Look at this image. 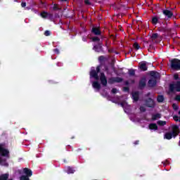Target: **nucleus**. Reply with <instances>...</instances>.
<instances>
[{
	"label": "nucleus",
	"mask_w": 180,
	"mask_h": 180,
	"mask_svg": "<svg viewBox=\"0 0 180 180\" xmlns=\"http://www.w3.org/2000/svg\"><path fill=\"white\" fill-rule=\"evenodd\" d=\"M83 40H84V41H86V40L84 38H83Z\"/></svg>",
	"instance_id": "nucleus-53"
},
{
	"label": "nucleus",
	"mask_w": 180,
	"mask_h": 180,
	"mask_svg": "<svg viewBox=\"0 0 180 180\" xmlns=\"http://www.w3.org/2000/svg\"><path fill=\"white\" fill-rule=\"evenodd\" d=\"M67 172H68V174H74L75 172V170H74V168H72L71 167H68Z\"/></svg>",
	"instance_id": "nucleus-26"
},
{
	"label": "nucleus",
	"mask_w": 180,
	"mask_h": 180,
	"mask_svg": "<svg viewBox=\"0 0 180 180\" xmlns=\"http://www.w3.org/2000/svg\"><path fill=\"white\" fill-rule=\"evenodd\" d=\"M23 172L24 174H25V176H28L29 178H30V176H32V175H33V172H32V169H29V168H24L23 169Z\"/></svg>",
	"instance_id": "nucleus-12"
},
{
	"label": "nucleus",
	"mask_w": 180,
	"mask_h": 180,
	"mask_svg": "<svg viewBox=\"0 0 180 180\" xmlns=\"http://www.w3.org/2000/svg\"><path fill=\"white\" fill-rule=\"evenodd\" d=\"M53 11H60V8L58 7V5L54 4L53 7Z\"/></svg>",
	"instance_id": "nucleus-34"
},
{
	"label": "nucleus",
	"mask_w": 180,
	"mask_h": 180,
	"mask_svg": "<svg viewBox=\"0 0 180 180\" xmlns=\"http://www.w3.org/2000/svg\"><path fill=\"white\" fill-rule=\"evenodd\" d=\"M100 81H101V84L103 85V86H108V79H106V76L105 75V73H103V72L101 73Z\"/></svg>",
	"instance_id": "nucleus-7"
},
{
	"label": "nucleus",
	"mask_w": 180,
	"mask_h": 180,
	"mask_svg": "<svg viewBox=\"0 0 180 180\" xmlns=\"http://www.w3.org/2000/svg\"><path fill=\"white\" fill-rule=\"evenodd\" d=\"M124 84L127 86H128V85H130V83L129 82V81H125L124 82Z\"/></svg>",
	"instance_id": "nucleus-47"
},
{
	"label": "nucleus",
	"mask_w": 180,
	"mask_h": 180,
	"mask_svg": "<svg viewBox=\"0 0 180 180\" xmlns=\"http://www.w3.org/2000/svg\"><path fill=\"white\" fill-rule=\"evenodd\" d=\"M139 110H140V112H146V107H144V106H141L139 108Z\"/></svg>",
	"instance_id": "nucleus-37"
},
{
	"label": "nucleus",
	"mask_w": 180,
	"mask_h": 180,
	"mask_svg": "<svg viewBox=\"0 0 180 180\" xmlns=\"http://www.w3.org/2000/svg\"><path fill=\"white\" fill-rule=\"evenodd\" d=\"M50 34H51L50 31L46 30V31L44 32V35H45V36H50Z\"/></svg>",
	"instance_id": "nucleus-43"
},
{
	"label": "nucleus",
	"mask_w": 180,
	"mask_h": 180,
	"mask_svg": "<svg viewBox=\"0 0 180 180\" xmlns=\"http://www.w3.org/2000/svg\"><path fill=\"white\" fill-rule=\"evenodd\" d=\"M49 15V13L44 11L41 13V18H43L44 19H47V16Z\"/></svg>",
	"instance_id": "nucleus-27"
},
{
	"label": "nucleus",
	"mask_w": 180,
	"mask_h": 180,
	"mask_svg": "<svg viewBox=\"0 0 180 180\" xmlns=\"http://www.w3.org/2000/svg\"><path fill=\"white\" fill-rule=\"evenodd\" d=\"M98 60L100 61V63H102V61H105V56H99Z\"/></svg>",
	"instance_id": "nucleus-36"
},
{
	"label": "nucleus",
	"mask_w": 180,
	"mask_h": 180,
	"mask_svg": "<svg viewBox=\"0 0 180 180\" xmlns=\"http://www.w3.org/2000/svg\"><path fill=\"white\" fill-rule=\"evenodd\" d=\"M91 33L95 34V36H101L102 34V32H101V30L98 27H93L91 29Z\"/></svg>",
	"instance_id": "nucleus-10"
},
{
	"label": "nucleus",
	"mask_w": 180,
	"mask_h": 180,
	"mask_svg": "<svg viewBox=\"0 0 180 180\" xmlns=\"http://www.w3.org/2000/svg\"><path fill=\"white\" fill-rule=\"evenodd\" d=\"M179 115H180V110H179Z\"/></svg>",
	"instance_id": "nucleus-55"
},
{
	"label": "nucleus",
	"mask_w": 180,
	"mask_h": 180,
	"mask_svg": "<svg viewBox=\"0 0 180 180\" xmlns=\"http://www.w3.org/2000/svg\"><path fill=\"white\" fill-rule=\"evenodd\" d=\"M146 77H142L140 80H139V89L141 90H143V88H146L147 83L146 82Z\"/></svg>",
	"instance_id": "nucleus-9"
},
{
	"label": "nucleus",
	"mask_w": 180,
	"mask_h": 180,
	"mask_svg": "<svg viewBox=\"0 0 180 180\" xmlns=\"http://www.w3.org/2000/svg\"><path fill=\"white\" fill-rule=\"evenodd\" d=\"M6 165H8V163H6Z\"/></svg>",
	"instance_id": "nucleus-57"
},
{
	"label": "nucleus",
	"mask_w": 180,
	"mask_h": 180,
	"mask_svg": "<svg viewBox=\"0 0 180 180\" xmlns=\"http://www.w3.org/2000/svg\"><path fill=\"white\" fill-rule=\"evenodd\" d=\"M85 5H91V1L89 0H84Z\"/></svg>",
	"instance_id": "nucleus-45"
},
{
	"label": "nucleus",
	"mask_w": 180,
	"mask_h": 180,
	"mask_svg": "<svg viewBox=\"0 0 180 180\" xmlns=\"http://www.w3.org/2000/svg\"><path fill=\"white\" fill-rule=\"evenodd\" d=\"M148 128L150 130H158V126L155 123L150 124Z\"/></svg>",
	"instance_id": "nucleus-19"
},
{
	"label": "nucleus",
	"mask_w": 180,
	"mask_h": 180,
	"mask_svg": "<svg viewBox=\"0 0 180 180\" xmlns=\"http://www.w3.org/2000/svg\"><path fill=\"white\" fill-rule=\"evenodd\" d=\"M122 106H123V103H121Z\"/></svg>",
	"instance_id": "nucleus-56"
},
{
	"label": "nucleus",
	"mask_w": 180,
	"mask_h": 180,
	"mask_svg": "<svg viewBox=\"0 0 180 180\" xmlns=\"http://www.w3.org/2000/svg\"><path fill=\"white\" fill-rule=\"evenodd\" d=\"M145 105L147 108H154L155 106V103L153 98H148L145 100Z\"/></svg>",
	"instance_id": "nucleus-6"
},
{
	"label": "nucleus",
	"mask_w": 180,
	"mask_h": 180,
	"mask_svg": "<svg viewBox=\"0 0 180 180\" xmlns=\"http://www.w3.org/2000/svg\"><path fill=\"white\" fill-rule=\"evenodd\" d=\"M163 15L167 18V19H172V18H175L174 16V13L171 10L165 9L162 10Z\"/></svg>",
	"instance_id": "nucleus-5"
},
{
	"label": "nucleus",
	"mask_w": 180,
	"mask_h": 180,
	"mask_svg": "<svg viewBox=\"0 0 180 180\" xmlns=\"http://www.w3.org/2000/svg\"><path fill=\"white\" fill-rule=\"evenodd\" d=\"M111 92H112V94H117V89L113 88V89L111 90Z\"/></svg>",
	"instance_id": "nucleus-42"
},
{
	"label": "nucleus",
	"mask_w": 180,
	"mask_h": 180,
	"mask_svg": "<svg viewBox=\"0 0 180 180\" xmlns=\"http://www.w3.org/2000/svg\"><path fill=\"white\" fill-rule=\"evenodd\" d=\"M150 77H153V79H157L158 78H160V73H158V72L150 71Z\"/></svg>",
	"instance_id": "nucleus-16"
},
{
	"label": "nucleus",
	"mask_w": 180,
	"mask_h": 180,
	"mask_svg": "<svg viewBox=\"0 0 180 180\" xmlns=\"http://www.w3.org/2000/svg\"><path fill=\"white\" fill-rule=\"evenodd\" d=\"M131 84H134V82H136V81H134V79L131 81Z\"/></svg>",
	"instance_id": "nucleus-51"
},
{
	"label": "nucleus",
	"mask_w": 180,
	"mask_h": 180,
	"mask_svg": "<svg viewBox=\"0 0 180 180\" xmlns=\"http://www.w3.org/2000/svg\"><path fill=\"white\" fill-rule=\"evenodd\" d=\"M115 82H117V84H120V82H123V78L116 77H110L108 79V84L112 85V84H115Z\"/></svg>",
	"instance_id": "nucleus-4"
},
{
	"label": "nucleus",
	"mask_w": 180,
	"mask_h": 180,
	"mask_svg": "<svg viewBox=\"0 0 180 180\" xmlns=\"http://www.w3.org/2000/svg\"><path fill=\"white\" fill-rule=\"evenodd\" d=\"M128 74H129V77H135L136 76V70H134V69L128 70Z\"/></svg>",
	"instance_id": "nucleus-21"
},
{
	"label": "nucleus",
	"mask_w": 180,
	"mask_h": 180,
	"mask_svg": "<svg viewBox=\"0 0 180 180\" xmlns=\"http://www.w3.org/2000/svg\"><path fill=\"white\" fill-rule=\"evenodd\" d=\"M158 16H153L151 20L152 25H157L158 23Z\"/></svg>",
	"instance_id": "nucleus-23"
},
{
	"label": "nucleus",
	"mask_w": 180,
	"mask_h": 180,
	"mask_svg": "<svg viewBox=\"0 0 180 180\" xmlns=\"http://www.w3.org/2000/svg\"><path fill=\"white\" fill-rule=\"evenodd\" d=\"M174 101H180V95H176L174 98Z\"/></svg>",
	"instance_id": "nucleus-41"
},
{
	"label": "nucleus",
	"mask_w": 180,
	"mask_h": 180,
	"mask_svg": "<svg viewBox=\"0 0 180 180\" xmlns=\"http://www.w3.org/2000/svg\"><path fill=\"white\" fill-rule=\"evenodd\" d=\"M157 119H161V114L157 113L152 115V120H157Z\"/></svg>",
	"instance_id": "nucleus-25"
},
{
	"label": "nucleus",
	"mask_w": 180,
	"mask_h": 180,
	"mask_svg": "<svg viewBox=\"0 0 180 180\" xmlns=\"http://www.w3.org/2000/svg\"><path fill=\"white\" fill-rule=\"evenodd\" d=\"M53 52H55L56 54H60V50H58V49H54Z\"/></svg>",
	"instance_id": "nucleus-44"
},
{
	"label": "nucleus",
	"mask_w": 180,
	"mask_h": 180,
	"mask_svg": "<svg viewBox=\"0 0 180 180\" xmlns=\"http://www.w3.org/2000/svg\"><path fill=\"white\" fill-rule=\"evenodd\" d=\"M92 86L93 88H94L95 89H97L98 91L101 90V84H99V82L98 81L93 82Z\"/></svg>",
	"instance_id": "nucleus-17"
},
{
	"label": "nucleus",
	"mask_w": 180,
	"mask_h": 180,
	"mask_svg": "<svg viewBox=\"0 0 180 180\" xmlns=\"http://www.w3.org/2000/svg\"><path fill=\"white\" fill-rule=\"evenodd\" d=\"M172 70L179 71L180 70V60L177 58L172 59L170 61Z\"/></svg>",
	"instance_id": "nucleus-3"
},
{
	"label": "nucleus",
	"mask_w": 180,
	"mask_h": 180,
	"mask_svg": "<svg viewBox=\"0 0 180 180\" xmlns=\"http://www.w3.org/2000/svg\"><path fill=\"white\" fill-rule=\"evenodd\" d=\"M139 68L141 71H147V70H148V67H147V63H146V62L139 63Z\"/></svg>",
	"instance_id": "nucleus-15"
},
{
	"label": "nucleus",
	"mask_w": 180,
	"mask_h": 180,
	"mask_svg": "<svg viewBox=\"0 0 180 180\" xmlns=\"http://www.w3.org/2000/svg\"><path fill=\"white\" fill-rule=\"evenodd\" d=\"M1 157H6V158H9V150L5 148V144L0 143V164L2 162H6V159H2Z\"/></svg>",
	"instance_id": "nucleus-1"
},
{
	"label": "nucleus",
	"mask_w": 180,
	"mask_h": 180,
	"mask_svg": "<svg viewBox=\"0 0 180 180\" xmlns=\"http://www.w3.org/2000/svg\"><path fill=\"white\" fill-rule=\"evenodd\" d=\"M160 37V35L158 34V33H153L152 34L150 39L152 41H154L155 40H157V39Z\"/></svg>",
	"instance_id": "nucleus-22"
},
{
	"label": "nucleus",
	"mask_w": 180,
	"mask_h": 180,
	"mask_svg": "<svg viewBox=\"0 0 180 180\" xmlns=\"http://www.w3.org/2000/svg\"><path fill=\"white\" fill-rule=\"evenodd\" d=\"M151 95V93L148 92V94H146V98H148Z\"/></svg>",
	"instance_id": "nucleus-49"
},
{
	"label": "nucleus",
	"mask_w": 180,
	"mask_h": 180,
	"mask_svg": "<svg viewBox=\"0 0 180 180\" xmlns=\"http://www.w3.org/2000/svg\"><path fill=\"white\" fill-rule=\"evenodd\" d=\"M133 47L135 49V50H139L140 49V45H139V43L135 42L133 44Z\"/></svg>",
	"instance_id": "nucleus-29"
},
{
	"label": "nucleus",
	"mask_w": 180,
	"mask_h": 180,
	"mask_svg": "<svg viewBox=\"0 0 180 180\" xmlns=\"http://www.w3.org/2000/svg\"><path fill=\"white\" fill-rule=\"evenodd\" d=\"M180 92V80L173 82L169 86V92L174 94V92Z\"/></svg>",
	"instance_id": "nucleus-2"
},
{
	"label": "nucleus",
	"mask_w": 180,
	"mask_h": 180,
	"mask_svg": "<svg viewBox=\"0 0 180 180\" xmlns=\"http://www.w3.org/2000/svg\"><path fill=\"white\" fill-rule=\"evenodd\" d=\"M92 41H101V39L98 37H94L91 38Z\"/></svg>",
	"instance_id": "nucleus-33"
},
{
	"label": "nucleus",
	"mask_w": 180,
	"mask_h": 180,
	"mask_svg": "<svg viewBox=\"0 0 180 180\" xmlns=\"http://www.w3.org/2000/svg\"><path fill=\"white\" fill-rule=\"evenodd\" d=\"M93 50L96 51V53H101L102 51V45L101 44L95 45L93 48Z\"/></svg>",
	"instance_id": "nucleus-18"
},
{
	"label": "nucleus",
	"mask_w": 180,
	"mask_h": 180,
	"mask_svg": "<svg viewBox=\"0 0 180 180\" xmlns=\"http://www.w3.org/2000/svg\"><path fill=\"white\" fill-rule=\"evenodd\" d=\"M108 52L113 53V49H108Z\"/></svg>",
	"instance_id": "nucleus-50"
},
{
	"label": "nucleus",
	"mask_w": 180,
	"mask_h": 180,
	"mask_svg": "<svg viewBox=\"0 0 180 180\" xmlns=\"http://www.w3.org/2000/svg\"><path fill=\"white\" fill-rule=\"evenodd\" d=\"M172 108H173L174 110H178V109H179V106L178 105H176V103L172 104Z\"/></svg>",
	"instance_id": "nucleus-32"
},
{
	"label": "nucleus",
	"mask_w": 180,
	"mask_h": 180,
	"mask_svg": "<svg viewBox=\"0 0 180 180\" xmlns=\"http://www.w3.org/2000/svg\"><path fill=\"white\" fill-rule=\"evenodd\" d=\"M53 15L51 13H48V16L46 19H49L50 20H53Z\"/></svg>",
	"instance_id": "nucleus-35"
},
{
	"label": "nucleus",
	"mask_w": 180,
	"mask_h": 180,
	"mask_svg": "<svg viewBox=\"0 0 180 180\" xmlns=\"http://www.w3.org/2000/svg\"><path fill=\"white\" fill-rule=\"evenodd\" d=\"M90 77H91L92 78H94L96 81L99 79V76L98 75V73L95 70H91L90 71Z\"/></svg>",
	"instance_id": "nucleus-13"
},
{
	"label": "nucleus",
	"mask_w": 180,
	"mask_h": 180,
	"mask_svg": "<svg viewBox=\"0 0 180 180\" xmlns=\"http://www.w3.org/2000/svg\"><path fill=\"white\" fill-rule=\"evenodd\" d=\"M20 180H30V179H29V176H27L22 175L20 177Z\"/></svg>",
	"instance_id": "nucleus-30"
},
{
	"label": "nucleus",
	"mask_w": 180,
	"mask_h": 180,
	"mask_svg": "<svg viewBox=\"0 0 180 180\" xmlns=\"http://www.w3.org/2000/svg\"><path fill=\"white\" fill-rule=\"evenodd\" d=\"M132 99L134 102H138V101L140 99V94L139 91L132 93Z\"/></svg>",
	"instance_id": "nucleus-14"
},
{
	"label": "nucleus",
	"mask_w": 180,
	"mask_h": 180,
	"mask_svg": "<svg viewBox=\"0 0 180 180\" xmlns=\"http://www.w3.org/2000/svg\"><path fill=\"white\" fill-rule=\"evenodd\" d=\"M21 6H22V8H25V6H26V2H22V3H21Z\"/></svg>",
	"instance_id": "nucleus-46"
},
{
	"label": "nucleus",
	"mask_w": 180,
	"mask_h": 180,
	"mask_svg": "<svg viewBox=\"0 0 180 180\" xmlns=\"http://www.w3.org/2000/svg\"><path fill=\"white\" fill-rule=\"evenodd\" d=\"M173 134V137H176L178 134H179L180 131H179V127L178 125H173L172 127V132Z\"/></svg>",
	"instance_id": "nucleus-8"
},
{
	"label": "nucleus",
	"mask_w": 180,
	"mask_h": 180,
	"mask_svg": "<svg viewBox=\"0 0 180 180\" xmlns=\"http://www.w3.org/2000/svg\"><path fill=\"white\" fill-rule=\"evenodd\" d=\"M123 91L124 92H129V91H130V88L128 86L123 87Z\"/></svg>",
	"instance_id": "nucleus-39"
},
{
	"label": "nucleus",
	"mask_w": 180,
	"mask_h": 180,
	"mask_svg": "<svg viewBox=\"0 0 180 180\" xmlns=\"http://www.w3.org/2000/svg\"><path fill=\"white\" fill-rule=\"evenodd\" d=\"M157 124H158L159 126H165V124H167V122H166V121H161V120H159V121H158Z\"/></svg>",
	"instance_id": "nucleus-28"
},
{
	"label": "nucleus",
	"mask_w": 180,
	"mask_h": 180,
	"mask_svg": "<svg viewBox=\"0 0 180 180\" xmlns=\"http://www.w3.org/2000/svg\"><path fill=\"white\" fill-rule=\"evenodd\" d=\"M173 137L174 135L171 132H167L164 136V139H166V140H171Z\"/></svg>",
	"instance_id": "nucleus-20"
},
{
	"label": "nucleus",
	"mask_w": 180,
	"mask_h": 180,
	"mask_svg": "<svg viewBox=\"0 0 180 180\" xmlns=\"http://www.w3.org/2000/svg\"><path fill=\"white\" fill-rule=\"evenodd\" d=\"M62 2H67L68 0H60Z\"/></svg>",
	"instance_id": "nucleus-52"
},
{
	"label": "nucleus",
	"mask_w": 180,
	"mask_h": 180,
	"mask_svg": "<svg viewBox=\"0 0 180 180\" xmlns=\"http://www.w3.org/2000/svg\"><path fill=\"white\" fill-rule=\"evenodd\" d=\"M164 96L162 95H159L158 96V98H157V101L159 103H162V102H164Z\"/></svg>",
	"instance_id": "nucleus-24"
},
{
	"label": "nucleus",
	"mask_w": 180,
	"mask_h": 180,
	"mask_svg": "<svg viewBox=\"0 0 180 180\" xmlns=\"http://www.w3.org/2000/svg\"><path fill=\"white\" fill-rule=\"evenodd\" d=\"M105 71H108V68H105Z\"/></svg>",
	"instance_id": "nucleus-54"
},
{
	"label": "nucleus",
	"mask_w": 180,
	"mask_h": 180,
	"mask_svg": "<svg viewBox=\"0 0 180 180\" xmlns=\"http://www.w3.org/2000/svg\"><path fill=\"white\" fill-rule=\"evenodd\" d=\"M157 85V79H150L148 82V86L149 88H154Z\"/></svg>",
	"instance_id": "nucleus-11"
},
{
	"label": "nucleus",
	"mask_w": 180,
	"mask_h": 180,
	"mask_svg": "<svg viewBox=\"0 0 180 180\" xmlns=\"http://www.w3.org/2000/svg\"><path fill=\"white\" fill-rule=\"evenodd\" d=\"M173 119L174 122H179V117H178V115H174L173 117Z\"/></svg>",
	"instance_id": "nucleus-38"
},
{
	"label": "nucleus",
	"mask_w": 180,
	"mask_h": 180,
	"mask_svg": "<svg viewBox=\"0 0 180 180\" xmlns=\"http://www.w3.org/2000/svg\"><path fill=\"white\" fill-rule=\"evenodd\" d=\"M97 74H99V72H101V66H97L96 67V70Z\"/></svg>",
	"instance_id": "nucleus-40"
},
{
	"label": "nucleus",
	"mask_w": 180,
	"mask_h": 180,
	"mask_svg": "<svg viewBox=\"0 0 180 180\" xmlns=\"http://www.w3.org/2000/svg\"><path fill=\"white\" fill-rule=\"evenodd\" d=\"M174 79L175 81H180L179 75H178V74H174Z\"/></svg>",
	"instance_id": "nucleus-31"
},
{
	"label": "nucleus",
	"mask_w": 180,
	"mask_h": 180,
	"mask_svg": "<svg viewBox=\"0 0 180 180\" xmlns=\"http://www.w3.org/2000/svg\"><path fill=\"white\" fill-rule=\"evenodd\" d=\"M139 143H140V141H135L134 142V144L135 146H137V145L139 144Z\"/></svg>",
	"instance_id": "nucleus-48"
}]
</instances>
